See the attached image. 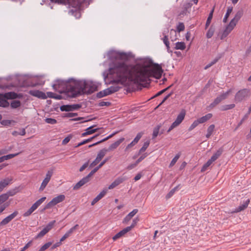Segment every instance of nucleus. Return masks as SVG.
<instances>
[{
	"mask_svg": "<svg viewBox=\"0 0 251 251\" xmlns=\"http://www.w3.org/2000/svg\"><path fill=\"white\" fill-rule=\"evenodd\" d=\"M125 140V138L124 137H122L120 138L119 140L115 142L114 143L111 144L109 148L108 151H112L116 149Z\"/></svg>",
	"mask_w": 251,
	"mask_h": 251,
	"instance_id": "nucleus-20",
	"label": "nucleus"
},
{
	"mask_svg": "<svg viewBox=\"0 0 251 251\" xmlns=\"http://www.w3.org/2000/svg\"><path fill=\"white\" fill-rule=\"evenodd\" d=\"M31 243V241H29L28 242L22 249L20 251H24L26 250L30 245Z\"/></svg>",
	"mask_w": 251,
	"mask_h": 251,
	"instance_id": "nucleus-64",
	"label": "nucleus"
},
{
	"mask_svg": "<svg viewBox=\"0 0 251 251\" xmlns=\"http://www.w3.org/2000/svg\"><path fill=\"white\" fill-rule=\"evenodd\" d=\"M107 190L106 189L103 190L96 198H95L91 202V205H94L96 202L102 199L106 194Z\"/></svg>",
	"mask_w": 251,
	"mask_h": 251,
	"instance_id": "nucleus-19",
	"label": "nucleus"
},
{
	"mask_svg": "<svg viewBox=\"0 0 251 251\" xmlns=\"http://www.w3.org/2000/svg\"><path fill=\"white\" fill-rule=\"evenodd\" d=\"M73 136L71 134L68 135L66 137H65L62 141V145H66L72 138Z\"/></svg>",
	"mask_w": 251,
	"mask_h": 251,
	"instance_id": "nucleus-45",
	"label": "nucleus"
},
{
	"mask_svg": "<svg viewBox=\"0 0 251 251\" xmlns=\"http://www.w3.org/2000/svg\"><path fill=\"white\" fill-rule=\"evenodd\" d=\"M90 177L88 175L82 178L80 181L73 186V189L74 190L79 189L81 186L89 181Z\"/></svg>",
	"mask_w": 251,
	"mask_h": 251,
	"instance_id": "nucleus-10",
	"label": "nucleus"
},
{
	"mask_svg": "<svg viewBox=\"0 0 251 251\" xmlns=\"http://www.w3.org/2000/svg\"><path fill=\"white\" fill-rule=\"evenodd\" d=\"M212 117V114L211 113H208L205 116H203L199 119H198V121L199 123L200 124H203L204 123H205L208 120L210 119Z\"/></svg>",
	"mask_w": 251,
	"mask_h": 251,
	"instance_id": "nucleus-23",
	"label": "nucleus"
},
{
	"mask_svg": "<svg viewBox=\"0 0 251 251\" xmlns=\"http://www.w3.org/2000/svg\"><path fill=\"white\" fill-rule=\"evenodd\" d=\"M61 242H60V241L59 242L56 243L51 247V249L53 250L56 248L59 247L61 244Z\"/></svg>",
	"mask_w": 251,
	"mask_h": 251,
	"instance_id": "nucleus-63",
	"label": "nucleus"
},
{
	"mask_svg": "<svg viewBox=\"0 0 251 251\" xmlns=\"http://www.w3.org/2000/svg\"><path fill=\"white\" fill-rule=\"evenodd\" d=\"M80 106L79 104L66 105L60 107L62 111H71L79 109Z\"/></svg>",
	"mask_w": 251,
	"mask_h": 251,
	"instance_id": "nucleus-12",
	"label": "nucleus"
},
{
	"mask_svg": "<svg viewBox=\"0 0 251 251\" xmlns=\"http://www.w3.org/2000/svg\"><path fill=\"white\" fill-rule=\"evenodd\" d=\"M148 154L147 153H144L142 154L140 157L136 160V164H139L141 161H142L143 159H144L147 156Z\"/></svg>",
	"mask_w": 251,
	"mask_h": 251,
	"instance_id": "nucleus-48",
	"label": "nucleus"
},
{
	"mask_svg": "<svg viewBox=\"0 0 251 251\" xmlns=\"http://www.w3.org/2000/svg\"><path fill=\"white\" fill-rule=\"evenodd\" d=\"M10 105L12 108H16L21 105V102L19 100H13L12 102H11Z\"/></svg>",
	"mask_w": 251,
	"mask_h": 251,
	"instance_id": "nucleus-38",
	"label": "nucleus"
},
{
	"mask_svg": "<svg viewBox=\"0 0 251 251\" xmlns=\"http://www.w3.org/2000/svg\"><path fill=\"white\" fill-rule=\"evenodd\" d=\"M236 25L229 22V23L226 25L223 31L220 34V39L223 40L225 39L227 35L232 31Z\"/></svg>",
	"mask_w": 251,
	"mask_h": 251,
	"instance_id": "nucleus-7",
	"label": "nucleus"
},
{
	"mask_svg": "<svg viewBox=\"0 0 251 251\" xmlns=\"http://www.w3.org/2000/svg\"><path fill=\"white\" fill-rule=\"evenodd\" d=\"M222 101L219 96L217 97L214 100V101L210 104V107H213Z\"/></svg>",
	"mask_w": 251,
	"mask_h": 251,
	"instance_id": "nucleus-44",
	"label": "nucleus"
},
{
	"mask_svg": "<svg viewBox=\"0 0 251 251\" xmlns=\"http://www.w3.org/2000/svg\"><path fill=\"white\" fill-rule=\"evenodd\" d=\"M142 133L140 132L138 133L135 138L133 140V142L135 143L136 144L138 142L140 138L142 137Z\"/></svg>",
	"mask_w": 251,
	"mask_h": 251,
	"instance_id": "nucleus-56",
	"label": "nucleus"
},
{
	"mask_svg": "<svg viewBox=\"0 0 251 251\" xmlns=\"http://www.w3.org/2000/svg\"><path fill=\"white\" fill-rule=\"evenodd\" d=\"M12 121L9 120H2L1 122V125L5 126H9L11 123H12Z\"/></svg>",
	"mask_w": 251,
	"mask_h": 251,
	"instance_id": "nucleus-57",
	"label": "nucleus"
},
{
	"mask_svg": "<svg viewBox=\"0 0 251 251\" xmlns=\"http://www.w3.org/2000/svg\"><path fill=\"white\" fill-rule=\"evenodd\" d=\"M16 193V191L15 190H10L8 192H7L6 193H4L5 195H7V199L9 198V197L13 196L15 195Z\"/></svg>",
	"mask_w": 251,
	"mask_h": 251,
	"instance_id": "nucleus-50",
	"label": "nucleus"
},
{
	"mask_svg": "<svg viewBox=\"0 0 251 251\" xmlns=\"http://www.w3.org/2000/svg\"><path fill=\"white\" fill-rule=\"evenodd\" d=\"M160 127H161V125H157L153 129V133H152V137L153 138H155L156 137H157V136L158 134L159 129H160Z\"/></svg>",
	"mask_w": 251,
	"mask_h": 251,
	"instance_id": "nucleus-37",
	"label": "nucleus"
},
{
	"mask_svg": "<svg viewBox=\"0 0 251 251\" xmlns=\"http://www.w3.org/2000/svg\"><path fill=\"white\" fill-rule=\"evenodd\" d=\"M200 123H199L198 120H195L193 123L190 125L189 127V131H191L194 129L196 127H197Z\"/></svg>",
	"mask_w": 251,
	"mask_h": 251,
	"instance_id": "nucleus-39",
	"label": "nucleus"
},
{
	"mask_svg": "<svg viewBox=\"0 0 251 251\" xmlns=\"http://www.w3.org/2000/svg\"><path fill=\"white\" fill-rule=\"evenodd\" d=\"M250 202L249 199H247L245 201L243 202V204H241L240 206H238V207L236 210V212H240L243 210H244L245 208H246L249 205Z\"/></svg>",
	"mask_w": 251,
	"mask_h": 251,
	"instance_id": "nucleus-26",
	"label": "nucleus"
},
{
	"mask_svg": "<svg viewBox=\"0 0 251 251\" xmlns=\"http://www.w3.org/2000/svg\"><path fill=\"white\" fill-rule=\"evenodd\" d=\"M137 165H138V164H136V162H135L134 163L131 164L127 166V169L128 170H131V169H133L134 168H135Z\"/></svg>",
	"mask_w": 251,
	"mask_h": 251,
	"instance_id": "nucleus-61",
	"label": "nucleus"
},
{
	"mask_svg": "<svg viewBox=\"0 0 251 251\" xmlns=\"http://www.w3.org/2000/svg\"><path fill=\"white\" fill-rule=\"evenodd\" d=\"M179 156H180V155L179 154H176L174 157V158L172 160V161H171V163L170 164V165H169L170 167H173L175 164V163L176 162V161H177V160L179 158Z\"/></svg>",
	"mask_w": 251,
	"mask_h": 251,
	"instance_id": "nucleus-41",
	"label": "nucleus"
},
{
	"mask_svg": "<svg viewBox=\"0 0 251 251\" xmlns=\"http://www.w3.org/2000/svg\"><path fill=\"white\" fill-rule=\"evenodd\" d=\"M9 205V203L6 202L3 204L0 205V214H1Z\"/></svg>",
	"mask_w": 251,
	"mask_h": 251,
	"instance_id": "nucleus-47",
	"label": "nucleus"
},
{
	"mask_svg": "<svg viewBox=\"0 0 251 251\" xmlns=\"http://www.w3.org/2000/svg\"><path fill=\"white\" fill-rule=\"evenodd\" d=\"M232 89H230L228 91H227L226 92L222 93L219 96L221 98V100H223L226 99L228 95L232 92Z\"/></svg>",
	"mask_w": 251,
	"mask_h": 251,
	"instance_id": "nucleus-33",
	"label": "nucleus"
},
{
	"mask_svg": "<svg viewBox=\"0 0 251 251\" xmlns=\"http://www.w3.org/2000/svg\"><path fill=\"white\" fill-rule=\"evenodd\" d=\"M52 242H49L46 243L40 248L39 251H45L46 250L48 249L52 245Z\"/></svg>",
	"mask_w": 251,
	"mask_h": 251,
	"instance_id": "nucleus-36",
	"label": "nucleus"
},
{
	"mask_svg": "<svg viewBox=\"0 0 251 251\" xmlns=\"http://www.w3.org/2000/svg\"><path fill=\"white\" fill-rule=\"evenodd\" d=\"M168 32V29H167L166 31H164L163 32V35H164V37L162 39L164 44L165 45L167 51L168 52H172L171 51H170V44L168 40V36L167 35V33Z\"/></svg>",
	"mask_w": 251,
	"mask_h": 251,
	"instance_id": "nucleus-18",
	"label": "nucleus"
},
{
	"mask_svg": "<svg viewBox=\"0 0 251 251\" xmlns=\"http://www.w3.org/2000/svg\"><path fill=\"white\" fill-rule=\"evenodd\" d=\"M45 121L47 123L50 124L51 125H54L57 123V121L55 119L50 118H46Z\"/></svg>",
	"mask_w": 251,
	"mask_h": 251,
	"instance_id": "nucleus-46",
	"label": "nucleus"
},
{
	"mask_svg": "<svg viewBox=\"0 0 251 251\" xmlns=\"http://www.w3.org/2000/svg\"><path fill=\"white\" fill-rule=\"evenodd\" d=\"M214 128L215 126L214 125H211L209 126L207 129V133L205 135L207 138H209L211 136L214 130Z\"/></svg>",
	"mask_w": 251,
	"mask_h": 251,
	"instance_id": "nucleus-31",
	"label": "nucleus"
},
{
	"mask_svg": "<svg viewBox=\"0 0 251 251\" xmlns=\"http://www.w3.org/2000/svg\"><path fill=\"white\" fill-rule=\"evenodd\" d=\"M233 10V7L231 6H229L227 8L226 12L224 17L223 22L226 23L227 22V19L229 16L230 14L231 13Z\"/></svg>",
	"mask_w": 251,
	"mask_h": 251,
	"instance_id": "nucleus-29",
	"label": "nucleus"
},
{
	"mask_svg": "<svg viewBox=\"0 0 251 251\" xmlns=\"http://www.w3.org/2000/svg\"><path fill=\"white\" fill-rule=\"evenodd\" d=\"M212 163V162L210 161V160L209 159L205 164H204L203 165V166H202L201 169V172H204L205 171L207 168L210 166V165Z\"/></svg>",
	"mask_w": 251,
	"mask_h": 251,
	"instance_id": "nucleus-40",
	"label": "nucleus"
},
{
	"mask_svg": "<svg viewBox=\"0 0 251 251\" xmlns=\"http://www.w3.org/2000/svg\"><path fill=\"white\" fill-rule=\"evenodd\" d=\"M9 103L2 96H0V106L6 107L9 106Z\"/></svg>",
	"mask_w": 251,
	"mask_h": 251,
	"instance_id": "nucleus-30",
	"label": "nucleus"
},
{
	"mask_svg": "<svg viewBox=\"0 0 251 251\" xmlns=\"http://www.w3.org/2000/svg\"><path fill=\"white\" fill-rule=\"evenodd\" d=\"M138 221H139V220L137 218L133 219L132 221L131 225L130 226H127L126 227H129L130 231L135 226V225L137 224Z\"/></svg>",
	"mask_w": 251,
	"mask_h": 251,
	"instance_id": "nucleus-55",
	"label": "nucleus"
},
{
	"mask_svg": "<svg viewBox=\"0 0 251 251\" xmlns=\"http://www.w3.org/2000/svg\"><path fill=\"white\" fill-rule=\"evenodd\" d=\"M214 11V8L213 7L212 9L211 10L209 14L208 17L207 19L206 22L205 24V27L207 28L208 27V26L210 25L212 17L213 15Z\"/></svg>",
	"mask_w": 251,
	"mask_h": 251,
	"instance_id": "nucleus-28",
	"label": "nucleus"
},
{
	"mask_svg": "<svg viewBox=\"0 0 251 251\" xmlns=\"http://www.w3.org/2000/svg\"><path fill=\"white\" fill-rule=\"evenodd\" d=\"M7 195H5L4 194L0 195V205L3 204L5 203V202L7 200Z\"/></svg>",
	"mask_w": 251,
	"mask_h": 251,
	"instance_id": "nucleus-42",
	"label": "nucleus"
},
{
	"mask_svg": "<svg viewBox=\"0 0 251 251\" xmlns=\"http://www.w3.org/2000/svg\"><path fill=\"white\" fill-rule=\"evenodd\" d=\"M235 106L234 104H226L222 106L221 110L223 111H226L227 110L231 109Z\"/></svg>",
	"mask_w": 251,
	"mask_h": 251,
	"instance_id": "nucleus-34",
	"label": "nucleus"
},
{
	"mask_svg": "<svg viewBox=\"0 0 251 251\" xmlns=\"http://www.w3.org/2000/svg\"><path fill=\"white\" fill-rule=\"evenodd\" d=\"M46 199V197H43L41 198V199H40L39 200H38V201H37L35 202V204L37 206V207H38V206L39 205H40L41 204V203L45 201Z\"/></svg>",
	"mask_w": 251,
	"mask_h": 251,
	"instance_id": "nucleus-51",
	"label": "nucleus"
},
{
	"mask_svg": "<svg viewBox=\"0 0 251 251\" xmlns=\"http://www.w3.org/2000/svg\"><path fill=\"white\" fill-rule=\"evenodd\" d=\"M95 126H96L93 125V126H90L88 127V128H87L85 130V131L82 133L81 136L85 137L88 135L92 134L96 132V131H97L99 130V128H94V127Z\"/></svg>",
	"mask_w": 251,
	"mask_h": 251,
	"instance_id": "nucleus-14",
	"label": "nucleus"
},
{
	"mask_svg": "<svg viewBox=\"0 0 251 251\" xmlns=\"http://www.w3.org/2000/svg\"><path fill=\"white\" fill-rule=\"evenodd\" d=\"M52 87L60 93H65L69 97L74 98L85 93H93L97 90V86L90 80L70 78L68 80H56Z\"/></svg>",
	"mask_w": 251,
	"mask_h": 251,
	"instance_id": "nucleus-2",
	"label": "nucleus"
},
{
	"mask_svg": "<svg viewBox=\"0 0 251 251\" xmlns=\"http://www.w3.org/2000/svg\"><path fill=\"white\" fill-rule=\"evenodd\" d=\"M70 235L66 232L65 234L60 239V242H62L65 240L66 238L69 237Z\"/></svg>",
	"mask_w": 251,
	"mask_h": 251,
	"instance_id": "nucleus-62",
	"label": "nucleus"
},
{
	"mask_svg": "<svg viewBox=\"0 0 251 251\" xmlns=\"http://www.w3.org/2000/svg\"><path fill=\"white\" fill-rule=\"evenodd\" d=\"M218 60V58H215L214 59L213 61H212L211 62H210L209 63H208V64H207L205 67H204V69L205 70H206L208 68H210V67H211L212 65H213L214 64H215Z\"/></svg>",
	"mask_w": 251,
	"mask_h": 251,
	"instance_id": "nucleus-49",
	"label": "nucleus"
},
{
	"mask_svg": "<svg viewBox=\"0 0 251 251\" xmlns=\"http://www.w3.org/2000/svg\"><path fill=\"white\" fill-rule=\"evenodd\" d=\"M131 55L129 52L109 50L107 55L112 63L110 65L106 76L103 74L104 79L108 77L111 82L127 86L132 83L143 84L147 82L151 77L157 79L161 77L163 70L160 65L153 63L150 58H145L132 66L126 62Z\"/></svg>",
	"mask_w": 251,
	"mask_h": 251,
	"instance_id": "nucleus-1",
	"label": "nucleus"
},
{
	"mask_svg": "<svg viewBox=\"0 0 251 251\" xmlns=\"http://www.w3.org/2000/svg\"><path fill=\"white\" fill-rule=\"evenodd\" d=\"M53 174V171L52 170H49L47 172L46 177L43 180L41 185L39 188L40 191H43L47 186V184L49 182Z\"/></svg>",
	"mask_w": 251,
	"mask_h": 251,
	"instance_id": "nucleus-9",
	"label": "nucleus"
},
{
	"mask_svg": "<svg viewBox=\"0 0 251 251\" xmlns=\"http://www.w3.org/2000/svg\"><path fill=\"white\" fill-rule=\"evenodd\" d=\"M29 94L33 96L36 97L38 98H41L42 99H46L47 98L45 93L39 90H30L29 91Z\"/></svg>",
	"mask_w": 251,
	"mask_h": 251,
	"instance_id": "nucleus-13",
	"label": "nucleus"
},
{
	"mask_svg": "<svg viewBox=\"0 0 251 251\" xmlns=\"http://www.w3.org/2000/svg\"><path fill=\"white\" fill-rule=\"evenodd\" d=\"M125 179L122 177H119L116 178L110 185L108 186V189H112L122 183Z\"/></svg>",
	"mask_w": 251,
	"mask_h": 251,
	"instance_id": "nucleus-16",
	"label": "nucleus"
},
{
	"mask_svg": "<svg viewBox=\"0 0 251 251\" xmlns=\"http://www.w3.org/2000/svg\"><path fill=\"white\" fill-rule=\"evenodd\" d=\"M108 150L106 149H103L100 151L98 152L96 158L100 161L101 159L105 156Z\"/></svg>",
	"mask_w": 251,
	"mask_h": 251,
	"instance_id": "nucleus-27",
	"label": "nucleus"
},
{
	"mask_svg": "<svg viewBox=\"0 0 251 251\" xmlns=\"http://www.w3.org/2000/svg\"><path fill=\"white\" fill-rule=\"evenodd\" d=\"M222 151H223L222 149H219L215 153H214L213 155L218 158L222 154Z\"/></svg>",
	"mask_w": 251,
	"mask_h": 251,
	"instance_id": "nucleus-58",
	"label": "nucleus"
},
{
	"mask_svg": "<svg viewBox=\"0 0 251 251\" xmlns=\"http://www.w3.org/2000/svg\"><path fill=\"white\" fill-rule=\"evenodd\" d=\"M55 221L50 222L35 237V239L40 238L47 234L53 226Z\"/></svg>",
	"mask_w": 251,
	"mask_h": 251,
	"instance_id": "nucleus-8",
	"label": "nucleus"
},
{
	"mask_svg": "<svg viewBox=\"0 0 251 251\" xmlns=\"http://www.w3.org/2000/svg\"><path fill=\"white\" fill-rule=\"evenodd\" d=\"M18 212L16 211L4 218L0 223V226H4L9 223L18 215Z\"/></svg>",
	"mask_w": 251,
	"mask_h": 251,
	"instance_id": "nucleus-11",
	"label": "nucleus"
},
{
	"mask_svg": "<svg viewBox=\"0 0 251 251\" xmlns=\"http://www.w3.org/2000/svg\"><path fill=\"white\" fill-rule=\"evenodd\" d=\"M138 210L137 209H133L131 212L129 213L123 220V223L126 224L128 223L131 218L138 212Z\"/></svg>",
	"mask_w": 251,
	"mask_h": 251,
	"instance_id": "nucleus-17",
	"label": "nucleus"
},
{
	"mask_svg": "<svg viewBox=\"0 0 251 251\" xmlns=\"http://www.w3.org/2000/svg\"><path fill=\"white\" fill-rule=\"evenodd\" d=\"M250 96V91L248 89H243L238 91L235 96L234 100L236 102H241Z\"/></svg>",
	"mask_w": 251,
	"mask_h": 251,
	"instance_id": "nucleus-3",
	"label": "nucleus"
},
{
	"mask_svg": "<svg viewBox=\"0 0 251 251\" xmlns=\"http://www.w3.org/2000/svg\"><path fill=\"white\" fill-rule=\"evenodd\" d=\"M185 26L182 23H179L177 25V30L178 32L182 31L184 30Z\"/></svg>",
	"mask_w": 251,
	"mask_h": 251,
	"instance_id": "nucleus-54",
	"label": "nucleus"
},
{
	"mask_svg": "<svg viewBox=\"0 0 251 251\" xmlns=\"http://www.w3.org/2000/svg\"><path fill=\"white\" fill-rule=\"evenodd\" d=\"M214 32V29L213 28L210 27L208 30L207 32L206 33V37L207 38H211L212 37V36L213 35Z\"/></svg>",
	"mask_w": 251,
	"mask_h": 251,
	"instance_id": "nucleus-43",
	"label": "nucleus"
},
{
	"mask_svg": "<svg viewBox=\"0 0 251 251\" xmlns=\"http://www.w3.org/2000/svg\"><path fill=\"white\" fill-rule=\"evenodd\" d=\"M65 199V196L64 195H59L57 197L53 198L51 201H50L45 207L44 210H46L47 209H50L55 205L56 204L61 202L63 201Z\"/></svg>",
	"mask_w": 251,
	"mask_h": 251,
	"instance_id": "nucleus-6",
	"label": "nucleus"
},
{
	"mask_svg": "<svg viewBox=\"0 0 251 251\" xmlns=\"http://www.w3.org/2000/svg\"><path fill=\"white\" fill-rule=\"evenodd\" d=\"M34 211L32 210H31V208H30L27 211H26L24 214V216L25 217H27L28 216H29L31 214V213L33 212Z\"/></svg>",
	"mask_w": 251,
	"mask_h": 251,
	"instance_id": "nucleus-59",
	"label": "nucleus"
},
{
	"mask_svg": "<svg viewBox=\"0 0 251 251\" xmlns=\"http://www.w3.org/2000/svg\"><path fill=\"white\" fill-rule=\"evenodd\" d=\"M242 16V12L238 11L236 13L234 18L230 21V23L236 25Z\"/></svg>",
	"mask_w": 251,
	"mask_h": 251,
	"instance_id": "nucleus-21",
	"label": "nucleus"
},
{
	"mask_svg": "<svg viewBox=\"0 0 251 251\" xmlns=\"http://www.w3.org/2000/svg\"><path fill=\"white\" fill-rule=\"evenodd\" d=\"M119 87L117 86H111L110 87L98 93L97 97L98 98H101L103 97L117 92L119 90Z\"/></svg>",
	"mask_w": 251,
	"mask_h": 251,
	"instance_id": "nucleus-5",
	"label": "nucleus"
},
{
	"mask_svg": "<svg viewBox=\"0 0 251 251\" xmlns=\"http://www.w3.org/2000/svg\"><path fill=\"white\" fill-rule=\"evenodd\" d=\"M110 104V103L108 101H101L99 103L100 106H108Z\"/></svg>",
	"mask_w": 251,
	"mask_h": 251,
	"instance_id": "nucleus-60",
	"label": "nucleus"
},
{
	"mask_svg": "<svg viewBox=\"0 0 251 251\" xmlns=\"http://www.w3.org/2000/svg\"><path fill=\"white\" fill-rule=\"evenodd\" d=\"M11 181V179L7 178L0 181V192L10 183Z\"/></svg>",
	"mask_w": 251,
	"mask_h": 251,
	"instance_id": "nucleus-22",
	"label": "nucleus"
},
{
	"mask_svg": "<svg viewBox=\"0 0 251 251\" xmlns=\"http://www.w3.org/2000/svg\"><path fill=\"white\" fill-rule=\"evenodd\" d=\"M186 46L184 42H178L176 43L175 49L183 50L185 49Z\"/></svg>",
	"mask_w": 251,
	"mask_h": 251,
	"instance_id": "nucleus-32",
	"label": "nucleus"
},
{
	"mask_svg": "<svg viewBox=\"0 0 251 251\" xmlns=\"http://www.w3.org/2000/svg\"><path fill=\"white\" fill-rule=\"evenodd\" d=\"M108 160V159H105L103 160L98 166L94 169L89 174V176L91 177L93 176L100 168Z\"/></svg>",
	"mask_w": 251,
	"mask_h": 251,
	"instance_id": "nucleus-24",
	"label": "nucleus"
},
{
	"mask_svg": "<svg viewBox=\"0 0 251 251\" xmlns=\"http://www.w3.org/2000/svg\"><path fill=\"white\" fill-rule=\"evenodd\" d=\"M185 115V111L184 110H181L179 114L177 115L176 120L172 123L170 127L167 130V132H169L174 128L178 126L184 119Z\"/></svg>",
	"mask_w": 251,
	"mask_h": 251,
	"instance_id": "nucleus-4",
	"label": "nucleus"
},
{
	"mask_svg": "<svg viewBox=\"0 0 251 251\" xmlns=\"http://www.w3.org/2000/svg\"><path fill=\"white\" fill-rule=\"evenodd\" d=\"M117 132H114L111 134H110L109 136H108L107 137H105V138L99 141H98L92 145H90L89 146V148H91L94 146H96L100 143H101L104 141H105L106 140H107L108 139L111 138V137H112L115 134H116Z\"/></svg>",
	"mask_w": 251,
	"mask_h": 251,
	"instance_id": "nucleus-25",
	"label": "nucleus"
},
{
	"mask_svg": "<svg viewBox=\"0 0 251 251\" xmlns=\"http://www.w3.org/2000/svg\"><path fill=\"white\" fill-rule=\"evenodd\" d=\"M150 145V142L149 141H146L145 142L142 146V147L140 149L139 151V153H141L142 152H144L146 149L148 148Z\"/></svg>",
	"mask_w": 251,
	"mask_h": 251,
	"instance_id": "nucleus-35",
	"label": "nucleus"
},
{
	"mask_svg": "<svg viewBox=\"0 0 251 251\" xmlns=\"http://www.w3.org/2000/svg\"><path fill=\"white\" fill-rule=\"evenodd\" d=\"M136 144L134 143L133 141H132L130 143L127 145V146L126 147L125 149V151L126 152L128 151L130 149L134 146Z\"/></svg>",
	"mask_w": 251,
	"mask_h": 251,
	"instance_id": "nucleus-53",
	"label": "nucleus"
},
{
	"mask_svg": "<svg viewBox=\"0 0 251 251\" xmlns=\"http://www.w3.org/2000/svg\"><path fill=\"white\" fill-rule=\"evenodd\" d=\"M19 154V153H14V154H10L6 155L3 156V157L4 158L5 160L11 159L13 158L14 157L18 155Z\"/></svg>",
	"mask_w": 251,
	"mask_h": 251,
	"instance_id": "nucleus-52",
	"label": "nucleus"
},
{
	"mask_svg": "<svg viewBox=\"0 0 251 251\" xmlns=\"http://www.w3.org/2000/svg\"><path fill=\"white\" fill-rule=\"evenodd\" d=\"M130 231V228L129 227H126L123 230L119 231L118 233H117L115 235H114L112 239L114 241H115L117 240L118 239L123 237L124 236L126 233L129 232Z\"/></svg>",
	"mask_w": 251,
	"mask_h": 251,
	"instance_id": "nucleus-15",
	"label": "nucleus"
}]
</instances>
